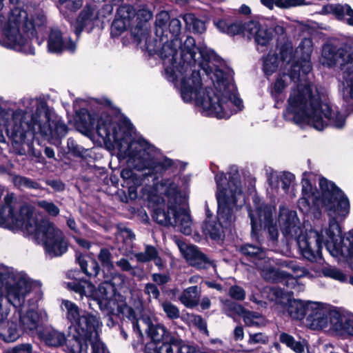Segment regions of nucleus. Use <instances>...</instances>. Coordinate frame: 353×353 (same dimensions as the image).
I'll use <instances>...</instances> for the list:
<instances>
[{"instance_id":"1","label":"nucleus","mask_w":353,"mask_h":353,"mask_svg":"<svg viewBox=\"0 0 353 353\" xmlns=\"http://www.w3.org/2000/svg\"><path fill=\"white\" fill-rule=\"evenodd\" d=\"M321 202L329 216L328 228L321 231L310 230L301 235V228L297 223L294 211L281 207L279 223L283 234L289 239L297 240L303 256L310 261L321 258L323 245L334 256H343L353 270V235L342 239L339 221L343 220L350 212L348 199L333 183L325 178L320 179Z\"/></svg>"},{"instance_id":"2","label":"nucleus","mask_w":353,"mask_h":353,"mask_svg":"<svg viewBox=\"0 0 353 353\" xmlns=\"http://www.w3.org/2000/svg\"><path fill=\"white\" fill-rule=\"evenodd\" d=\"M20 105L23 110L0 108V129H5L15 144H23L28 135L35 134L48 139L66 135L67 125L43 99L24 97Z\"/></svg>"},{"instance_id":"3","label":"nucleus","mask_w":353,"mask_h":353,"mask_svg":"<svg viewBox=\"0 0 353 353\" xmlns=\"http://www.w3.org/2000/svg\"><path fill=\"white\" fill-rule=\"evenodd\" d=\"M183 73L174 81L175 84L180 81L181 95L183 100L190 102L195 99L197 105L202 108L203 113L206 116H212L218 119H228L231 115L241 110L243 108L242 101L236 94L234 86L229 84L223 79L222 70L213 68L209 74L213 79L216 78V92L211 88H206L201 94V80L198 70L190 68L185 70L180 68Z\"/></svg>"},{"instance_id":"4","label":"nucleus","mask_w":353,"mask_h":353,"mask_svg":"<svg viewBox=\"0 0 353 353\" xmlns=\"http://www.w3.org/2000/svg\"><path fill=\"white\" fill-rule=\"evenodd\" d=\"M323 94L312 84L297 83L290 92L288 105L283 116L294 123H307L317 130L328 125L341 128L345 124V117L334 111Z\"/></svg>"},{"instance_id":"5","label":"nucleus","mask_w":353,"mask_h":353,"mask_svg":"<svg viewBox=\"0 0 353 353\" xmlns=\"http://www.w3.org/2000/svg\"><path fill=\"white\" fill-rule=\"evenodd\" d=\"M46 18L41 10H34L29 14L21 8L12 9L8 19H1L2 38L0 44L23 52L26 54H34V49L30 44V37L34 35L37 28L44 26Z\"/></svg>"},{"instance_id":"6","label":"nucleus","mask_w":353,"mask_h":353,"mask_svg":"<svg viewBox=\"0 0 353 353\" xmlns=\"http://www.w3.org/2000/svg\"><path fill=\"white\" fill-rule=\"evenodd\" d=\"M176 179L174 177L160 182L159 190L163 194L161 202L166 205L167 210L158 203L159 206L154 210L153 219L162 225L177 227L182 233L188 235L192 232V222L190 215L179 207L181 197Z\"/></svg>"},{"instance_id":"7","label":"nucleus","mask_w":353,"mask_h":353,"mask_svg":"<svg viewBox=\"0 0 353 353\" xmlns=\"http://www.w3.org/2000/svg\"><path fill=\"white\" fill-rule=\"evenodd\" d=\"M21 213V216L28 219V222L24 225L23 220H15V224L21 226V230L32 236L37 243L42 245L51 257L61 256L67 251L63 234L54 224L47 220L39 221L32 208H23Z\"/></svg>"},{"instance_id":"8","label":"nucleus","mask_w":353,"mask_h":353,"mask_svg":"<svg viewBox=\"0 0 353 353\" xmlns=\"http://www.w3.org/2000/svg\"><path fill=\"white\" fill-rule=\"evenodd\" d=\"M322 63L332 66L337 63L343 73V97L346 103L353 105V50L348 44L336 48L330 44L323 46Z\"/></svg>"},{"instance_id":"9","label":"nucleus","mask_w":353,"mask_h":353,"mask_svg":"<svg viewBox=\"0 0 353 353\" xmlns=\"http://www.w3.org/2000/svg\"><path fill=\"white\" fill-rule=\"evenodd\" d=\"M215 181L219 219L231 222L233 220V208L242 196L239 174L234 170L232 174H230L228 180L223 173H219L215 176Z\"/></svg>"},{"instance_id":"10","label":"nucleus","mask_w":353,"mask_h":353,"mask_svg":"<svg viewBox=\"0 0 353 353\" xmlns=\"http://www.w3.org/2000/svg\"><path fill=\"white\" fill-rule=\"evenodd\" d=\"M128 163L137 170H149V174L160 173L172 165V161L168 158L155 160L150 153L148 144L143 141L132 142L128 148Z\"/></svg>"},{"instance_id":"11","label":"nucleus","mask_w":353,"mask_h":353,"mask_svg":"<svg viewBox=\"0 0 353 353\" xmlns=\"http://www.w3.org/2000/svg\"><path fill=\"white\" fill-rule=\"evenodd\" d=\"M180 50V61L181 68H185V70L195 66L198 63L199 68H202L206 74H210L213 72V68L210 65V60L214 58V52L205 45H201L196 48V42L193 37H187L181 45L178 48Z\"/></svg>"},{"instance_id":"12","label":"nucleus","mask_w":353,"mask_h":353,"mask_svg":"<svg viewBox=\"0 0 353 353\" xmlns=\"http://www.w3.org/2000/svg\"><path fill=\"white\" fill-rule=\"evenodd\" d=\"M0 279L3 284L5 297L8 302L13 307L20 309L31 290L30 282L26 278L11 272L3 267L0 268Z\"/></svg>"},{"instance_id":"13","label":"nucleus","mask_w":353,"mask_h":353,"mask_svg":"<svg viewBox=\"0 0 353 353\" xmlns=\"http://www.w3.org/2000/svg\"><path fill=\"white\" fill-rule=\"evenodd\" d=\"M255 211H250L249 216L251 221L252 232L253 239H259L258 233L261 230V223H263L267 228L270 239L275 243L279 236V231L276 224L274 223L273 216L275 213V208L273 206L260 203L256 198L254 200Z\"/></svg>"},{"instance_id":"14","label":"nucleus","mask_w":353,"mask_h":353,"mask_svg":"<svg viewBox=\"0 0 353 353\" xmlns=\"http://www.w3.org/2000/svg\"><path fill=\"white\" fill-rule=\"evenodd\" d=\"M118 312L123 314L132 321L133 329L140 335L144 331L154 342L165 341L170 336L165 328L161 325H153L148 316L137 319L132 309L122 303L118 306Z\"/></svg>"},{"instance_id":"15","label":"nucleus","mask_w":353,"mask_h":353,"mask_svg":"<svg viewBox=\"0 0 353 353\" xmlns=\"http://www.w3.org/2000/svg\"><path fill=\"white\" fill-rule=\"evenodd\" d=\"M181 45V41L179 38H172L170 41L163 42L158 52L163 60L166 78L169 81H174L183 74L179 70L182 65L178 54V48Z\"/></svg>"},{"instance_id":"16","label":"nucleus","mask_w":353,"mask_h":353,"mask_svg":"<svg viewBox=\"0 0 353 353\" xmlns=\"http://www.w3.org/2000/svg\"><path fill=\"white\" fill-rule=\"evenodd\" d=\"M101 326L99 318L88 312L83 311L77 321L72 326L75 333L73 338L78 343L88 342L99 337V329Z\"/></svg>"},{"instance_id":"17","label":"nucleus","mask_w":353,"mask_h":353,"mask_svg":"<svg viewBox=\"0 0 353 353\" xmlns=\"http://www.w3.org/2000/svg\"><path fill=\"white\" fill-rule=\"evenodd\" d=\"M334 312L338 310L319 302L308 301V314L306 318L307 326L312 330H319L330 325L334 329L332 317Z\"/></svg>"},{"instance_id":"18","label":"nucleus","mask_w":353,"mask_h":353,"mask_svg":"<svg viewBox=\"0 0 353 353\" xmlns=\"http://www.w3.org/2000/svg\"><path fill=\"white\" fill-rule=\"evenodd\" d=\"M243 36L253 38L257 46V50L265 52L272 39L270 29L262 26L258 21H250L245 23Z\"/></svg>"},{"instance_id":"19","label":"nucleus","mask_w":353,"mask_h":353,"mask_svg":"<svg viewBox=\"0 0 353 353\" xmlns=\"http://www.w3.org/2000/svg\"><path fill=\"white\" fill-rule=\"evenodd\" d=\"M178 247L188 263L198 269H208L213 265V261L196 246L188 245L183 242H178Z\"/></svg>"},{"instance_id":"20","label":"nucleus","mask_w":353,"mask_h":353,"mask_svg":"<svg viewBox=\"0 0 353 353\" xmlns=\"http://www.w3.org/2000/svg\"><path fill=\"white\" fill-rule=\"evenodd\" d=\"M14 199V196L13 194H8L4 197L5 205H0V216H2L6 221H8L10 225H7V224H0V226L4 227L9 229H21V226H18L15 224V220H23L24 223L26 224L28 222V219L21 216V211L23 208H30L28 205H23L19 212L14 211V207L12 205V202Z\"/></svg>"},{"instance_id":"21","label":"nucleus","mask_w":353,"mask_h":353,"mask_svg":"<svg viewBox=\"0 0 353 353\" xmlns=\"http://www.w3.org/2000/svg\"><path fill=\"white\" fill-rule=\"evenodd\" d=\"M97 130L99 136L109 141L118 142L122 139L119 125L105 113H103L98 119Z\"/></svg>"},{"instance_id":"22","label":"nucleus","mask_w":353,"mask_h":353,"mask_svg":"<svg viewBox=\"0 0 353 353\" xmlns=\"http://www.w3.org/2000/svg\"><path fill=\"white\" fill-rule=\"evenodd\" d=\"M48 50L51 53H59L65 50L70 52L76 50V43L70 38L63 39L62 33L57 28H52L48 39Z\"/></svg>"},{"instance_id":"23","label":"nucleus","mask_w":353,"mask_h":353,"mask_svg":"<svg viewBox=\"0 0 353 353\" xmlns=\"http://www.w3.org/2000/svg\"><path fill=\"white\" fill-rule=\"evenodd\" d=\"M98 12L95 6L86 5L80 12L72 27L77 36H79L85 29H92L94 22L98 19Z\"/></svg>"},{"instance_id":"24","label":"nucleus","mask_w":353,"mask_h":353,"mask_svg":"<svg viewBox=\"0 0 353 353\" xmlns=\"http://www.w3.org/2000/svg\"><path fill=\"white\" fill-rule=\"evenodd\" d=\"M334 330L353 336V314L341 313L339 311L332 312Z\"/></svg>"},{"instance_id":"25","label":"nucleus","mask_w":353,"mask_h":353,"mask_svg":"<svg viewBox=\"0 0 353 353\" xmlns=\"http://www.w3.org/2000/svg\"><path fill=\"white\" fill-rule=\"evenodd\" d=\"M114 291V285L108 282H103L96 289L94 300L100 305L111 307Z\"/></svg>"},{"instance_id":"26","label":"nucleus","mask_w":353,"mask_h":353,"mask_svg":"<svg viewBox=\"0 0 353 353\" xmlns=\"http://www.w3.org/2000/svg\"><path fill=\"white\" fill-rule=\"evenodd\" d=\"M257 268L261 271L262 277L270 282H278L285 276L283 272H280L274 268L270 263L269 259H264L256 262Z\"/></svg>"},{"instance_id":"27","label":"nucleus","mask_w":353,"mask_h":353,"mask_svg":"<svg viewBox=\"0 0 353 353\" xmlns=\"http://www.w3.org/2000/svg\"><path fill=\"white\" fill-rule=\"evenodd\" d=\"M18 316L20 325L23 331H34L37 329L40 316L34 309H29L25 314H22L21 308L18 309Z\"/></svg>"},{"instance_id":"28","label":"nucleus","mask_w":353,"mask_h":353,"mask_svg":"<svg viewBox=\"0 0 353 353\" xmlns=\"http://www.w3.org/2000/svg\"><path fill=\"white\" fill-rule=\"evenodd\" d=\"M20 327H18L17 319H11L6 323L3 327L0 330V339L6 343H12L16 341L21 335Z\"/></svg>"},{"instance_id":"29","label":"nucleus","mask_w":353,"mask_h":353,"mask_svg":"<svg viewBox=\"0 0 353 353\" xmlns=\"http://www.w3.org/2000/svg\"><path fill=\"white\" fill-rule=\"evenodd\" d=\"M201 290L197 285L185 289L179 296V301L188 308H193L199 305Z\"/></svg>"},{"instance_id":"30","label":"nucleus","mask_w":353,"mask_h":353,"mask_svg":"<svg viewBox=\"0 0 353 353\" xmlns=\"http://www.w3.org/2000/svg\"><path fill=\"white\" fill-rule=\"evenodd\" d=\"M285 312L294 319H303L308 314V301L305 303L301 300H290L286 305Z\"/></svg>"},{"instance_id":"31","label":"nucleus","mask_w":353,"mask_h":353,"mask_svg":"<svg viewBox=\"0 0 353 353\" xmlns=\"http://www.w3.org/2000/svg\"><path fill=\"white\" fill-rule=\"evenodd\" d=\"M66 285L69 290L79 294L81 296H85L94 300L96 288L90 281L87 280H74L67 283Z\"/></svg>"},{"instance_id":"32","label":"nucleus","mask_w":353,"mask_h":353,"mask_svg":"<svg viewBox=\"0 0 353 353\" xmlns=\"http://www.w3.org/2000/svg\"><path fill=\"white\" fill-rule=\"evenodd\" d=\"M39 336L49 346L57 347L65 342V336L58 330L47 328L39 333Z\"/></svg>"},{"instance_id":"33","label":"nucleus","mask_w":353,"mask_h":353,"mask_svg":"<svg viewBox=\"0 0 353 353\" xmlns=\"http://www.w3.org/2000/svg\"><path fill=\"white\" fill-rule=\"evenodd\" d=\"M295 79V74H288L285 73L279 74L271 88L270 93L272 97L276 100L279 94L283 92L290 83L292 81L296 83Z\"/></svg>"},{"instance_id":"34","label":"nucleus","mask_w":353,"mask_h":353,"mask_svg":"<svg viewBox=\"0 0 353 353\" xmlns=\"http://www.w3.org/2000/svg\"><path fill=\"white\" fill-rule=\"evenodd\" d=\"M61 309L65 312V318L71 323L72 327L77 321L82 313L77 304L67 299L61 301Z\"/></svg>"},{"instance_id":"35","label":"nucleus","mask_w":353,"mask_h":353,"mask_svg":"<svg viewBox=\"0 0 353 353\" xmlns=\"http://www.w3.org/2000/svg\"><path fill=\"white\" fill-rule=\"evenodd\" d=\"M207 216L203 225V232L213 239H220L223 232L221 223L217 222L216 219H212L210 216L208 210Z\"/></svg>"},{"instance_id":"36","label":"nucleus","mask_w":353,"mask_h":353,"mask_svg":"<svg viewBox=\"0 0 353 353\" xmlns=\"http://www.w3.org/2000/svg\"><path fill=\"white\" fill-rule=\"evenodd\" d=\"M79 353H109L105 345L99 340V337L94 340L79 345Z\"/></svg>"},{"instance_id":"37","label":"nucleus","mask_w":353,"mask_h":353,"mask_svg":"<svg viewBox=\"0 0 353 353\" xmlns=\"http://www.w3.org/2000/svg\"><path fill=\"white\" fill-rule=\"evenodd\" d=\"M279 341L296 353H303L305 350L304 341H296L292 336L287 333H281L279 335Z\"/></svg>"},{"instance_id":"38","label":"nucleus","mask_w":353,"mask_h":353,"mask_svg":"<svg viewBox=\"0 0 353 353\" xmlns=\"http://www.w3.org/2000/svg\"><path fill=\"white\" fill-rule=\"evenodd\" d=\"M313 51L312 41L310 38H305L301 40L296 49L295 55L298 60H307L310 59Z\"/></svg>"},{"instance_id":"39","label":"nucleus","mask_w":353,"mask_h":353,"mask_svg":"<svg viewBox=\"0 0 353 353\" xmlns=\"http://www.w3.org/2000/svg\"><path fill=\"white\" fill-rule=\"evenodd\" d=\"M182 18L184 22L186 24V26L188 28H192V30L199 34H202L205 31V23L196 18L194 14L192 13H187L182 16Z\"/></svg>"},{"instance_id":"40","label":"nucleus","mask_w":353,"mask_h":353,"mask_svg":"<svg viewBox=\"0 0 353 353\" xmlns=\"http://www.w3.org/2000/svg\"><path fill=\"white\" fill-rule=\"evenodd\" d=\"M294 179V176L290 172H284L276 175H272L270 179V183L273 185L274 181L278 182V185H281L284 191H286Z\"/></svg>"},{"instance_id":"41","label":"nucleus","mask_w":353,"mask_h":353,"mask_svg":"<svg viewBox=\"0 0 353 353\" xmlns=\"http://www.w3.org/2000/svg\"><path fill=\"white\" fill-rule=\"evenodd\" d=\"M117 18L125 21L126 23L132 25V21L136 17V11L133 6L124 4L117 9Z\"/></svg>"},{"instance_id":"42","label":"nucleus","mask_w":353,"mask_h":353,"mask_svg":"<svg viewBox=\"0 0 353 353\" xmlns=\"http://www.w3.org/2000/svg\"><path fill=\"white\" fill-rule=\"evenodd\" d=\"M281 265L283 267H286L288 269L291 270L292 272L296 277H313L311 273H310L305 268L300 266L296 261H283V262L281 263Z\"/></svg>"},{"instance_id":"43","label":"nucleus","mask_w":353,"mask_h":353,"mask_svg":"<svg viewBox=\"0 0 353 353\" xmlns=\"http://www.w3.org/2000/svg\"><path fill=\"white\" fill-rule=\"evenodd\" d=\"M12 182L14 185L19 188H28L34 190L41 189V186L38 182L30 178L20 175L13 176Z\"/></svg>"},{"instance_id":"44","label":"nucleus","mask_w":353,"mask_h":353,"mask_svg":"<svg viewBox=\"0 0 353 353\" xmlns=\"http://www.w3.org/2000/svg\"><path fill=\"white\" fill-rule=\"evenodd\" d=\"M158 251L152 245H146L144 252H138L134 256L138 262L146 263L156 260L158 256Z\"/></svg>"},{"instance_id":"45","label":"nucleus","mask_w":353,"mask_h":353,"mask_svg":"<svg viewBox=\"0 0 353 353\" xmlns=\"http://www.w3.org/2000/svg\"><path fill=\"white\" fill-rule=\"evenodd\" d=\"M241 316L243 317L245 324L249 327H259L263 323L262 316L257 312L245 310Z\"/></svg>"},{"instance_id":"46","label":"nucleus","mask_w":353,"mask_h":353,"mask_svg":"<svg viewBox=\"0 0 353 353\" xmlns=\"http://www.w3.org/2000/svg\"><path fill=\"white\" fill-rule=\"evenodd\" d=\"M279 67L278 58L274 54H268L263 59V70L266 76L275 72Z\"/></svg>"},{"instance_id":"47","label":"nucleus","mask_w":353,"mask_h":353,"mask_svg":"<svg viewBox=\"0 0 353 353\" xmlns=\"http://www.w3.org/2000/svg\"><path fill=\"white\" fill-rule=\"evenodd\" d=\"M170 21V15L165 12L163 11L157 15L155 26L156 34L157 36L162 37L165 33V30L167 28L168 21Z\"/></svg>"},{"instance_id":"48","label":"nucleus","mask_w":353,"mask_h":353,"mask_svg":"<svg viewBox=\"0 0 353 353\" xmlns=\"http://www.w3.org/2000/svg\"><path fill=\"white\" fill-rule=\"evenodd\" d=\"M241 252L249 257H257L258 261L263 260V250L259 245H254L250 243L245 244L240 248Z\"/></svg>"},{"instance_id":"49","label":"nucleus","mask_w":353,"mask_h":353,"mask_svg":"<svg viewBox=\"0 0 353 353\" xmlns=\"http://www.w3.org/2000/svg\"><path fill=\"white\" fill-rule=\"evenodd\" d=\"M223 310L228 316L231 317L236 314L242 316L245 311L241 305L230 300L223 301Z\"/></svg>"},{"instance_id":"50","label":"nucleus","mask_w":353,"mask_h":353,"mask_svg":"<svg viewBox=\"0 0 353 353\" xmlns=\"http://www.w3.org/2000/svg\"><path fill=\"white\" fill-rule=\"evenodd\" d=\"M177 345H179V339L170 336L157 347V351L158 353H176Z\"/></svg>"},{"instance_id":"51","label":"nucleus","mask_w":353,"mask_h":353,"mask_svg":"<svg viewBox=\"0 0 353 353\" xmlns=\"http://www.w3.org/2000/svg\"><path fill=\"white\" fill-rule=\"evenodd\" d=\"M160 305L169 319H177L180 316V310L176 305L169 301H161Z\"/></svg>"},{"instance_id":"52","label":"nucleus","mask_w":353,"mask_h":353,"mask_svg":"<svg viewBox=\"0 0 353 353\" xmlns=\"http://www.w3.org/2000/svg\"><path fill=\"white\" fill-rule=\"evenodd\" d=\"M333 12L340 18L347 16V22L349 25L353 26V10L350 6L345 5H336L334 7Z\"/></svg>"},{"instance_id":"53","label":"nucleus","mask_w":353,"mask_h":353,"mask_svg":"<svg viewBox=\"0 0 353 353\" xmlns=\"http://www.w3.org/2000/svg\"><path fill=\"white\" fill-rule=\"evenodd\" d=\"M303 197L299 200V204H305L307 207H309L310 201L314 202L316 196L312 192V187L309 181L305 180L303 181Z\"/></svg>"},{"instance_id":"54","label":"nucleus","mask_w":353,"mask_h":353,"mask_svg":"<svg viewBox=\"0 0 353 353\" xmlns=\"http://www.w3.org/2000/svg\"><path fill=\"white\" fill-rule=\"evenodd\" d=\"M280 56L282 61L286 63H290L293 59L296 57L291 42H285L281 46L280 48Z\"/></svg>"},{"instance_id":"55","label":"nucleus","mask_w":353,"mask_h":353,"mask_svg":"<svg viewBox=\"0 0 353 353\" xmlns=\"http://www.w3.org/2000/svg\"><path fill=\"white\" fill-rule=\"evenodd\" d=\"M299 63H295L292 65V72L294 73L296 79H299L301 72L306 74L309 73L312 70V65L310 63V59L307 60H299Z\"/></svg>"},{"instance_id":"56","label":"nucleus","mask_w":353,"mask_h":353,"mask_svg":"<svg viewBox=\"0 0 353 353\" xmlns=\"http://www.w3.org/2000/svg\"><path fill=\"white\" fill-rule=\"evenodd\" d=\"M83 2V0H59L61 10H65L72 12H77L82 6Z\"/></svg>"},{"instance_id":"57","label":"nucleus","mask_w":353,"mask_h":353,"mask_svg":"<svg viewBox=\"0 0 353 353\" xmlns=\"http://www.w3.org/2000/svg\"><path fill=\"white\" fill-rule=\"evenodd\" d=\"M98 259L102 266L106 268L108 270H112L114 269V265L111 260V253L108 249H101Z\"/></svg>"},{"instance_id":"58","label":"nucleus","mask_w":353,"mask_h":353,"mask_svg":"<svg viewBox=\"0 0 353 353\" xmlns=\"http://www.w3.org/2000/svg\"><path fill=\"white\" fill-rule=\"evenodd\" d=\"M121 176L124 180L128 181L129 183H132L135 185H141L142 183V177L138 176L130 169L122 170Z\"/></svg>"},{"instance_id":"59","label":"nucleus","mask_w":353,"mask_h":353,"mask_svg":"<svg viewBox=\"0 0 353 353\" xmlns=\"http://www.w3.org/2000/svg\"><path fill=\"white\" fill-rule=\"evenodd\" d=\"M37 205L43 209L49 215L57 216L59 214V208L52 202L46 200L37 201Z\"/></svg>"},{"instance_id":"60","label":"nucleus","mask_w":353,"mask_h":353,"mask_svg":"<svg viewBox=\"0 0 353 353\" xmlns=\"http://www.w3.org/2000/svg\"><path fill=\"white\" fill-rule=\"evenodd\" d=\"M322 273L325 276L330 277L340 281L346 280V276L341 271L334 268H323L322 269Z\"/></svg>"},{"instance_id":"61","label":"nucleus","mask_w":353,"mask_h":353,"mask_svg":"<svg viewBox=\"0 0 353 353\" xmlns=\"http://www.w3.org/2000/svg\"><path fill=\"white\" fill-rule=\"evenodd\" d=\"M188 320L201 332L208 333L207 323L201 316L194 314H188Z\"/></svg>"},{"instance_id":"62","label":"nucleus","mask_w":353,"mask_h":353,"mask_svg":"<svg viewBox=\"0 0 353 353\" xmlns=\"http://www.w3.org/2000/svg\"><path fill=\"white\" fill-rule=\"evenodd\" d=\"M130 26L121 19L117 18L112 24L111 32L114 34H120Z\"/></svg>"},{"instance_id":"63","label":"nucleus","mask_w":353,"mask_h":353,"mask_svg":"<svg viewBox=\"0 0 353 353\" xmlns=\"http://www.w3.org/2000/svg\"><path fill=\"white\" fill-rule=\"evenodd\" d=\"M229 295L235 300L242 301L245 297V292L241 287L234 285L230 288Z\"/></svg>"},{"instance_id":"64","label":"nucleus","mask_w":353,"mask_h":353,"mask_svg":"<svg viewBox=\"0 0 353 353\" xmlns=\"http://www.w3.org/2000/svg\"><path fill=\"white\" fill-rule=\"evenodd\" d=\"M7 353H32V345L30 343L19 344L9 349Z\"/></svg>"}]
</instances>
